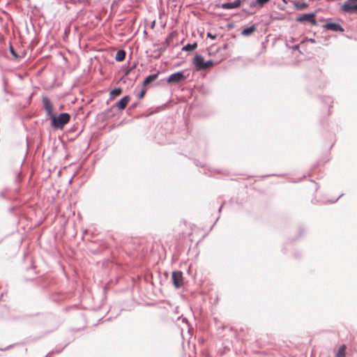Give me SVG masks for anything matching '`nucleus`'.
I'll return each mask as SVG.
<instances>
[{"mask_svg":"<svg viewBox=\"0 0 357 357\" xmlns=\"http://www.w3.org/2000/svg\"><path fill=\"white\" fill-rule=\"evenodd\" d=\"M70 116L68 113H61L58 116H52L51 119V126L54 128L62 129L66 123L69 122Z\"/></svg>","mask_w":357,"mask_h":357,"instance_id":"nucleus-1","label":"nucleus"},{"mask_svg":"<svg viewBox=\"0 0 357 357\" xmlns=\"http://www.w3.org/2000/svg\"><path fill=\"white\" fill-rule=\"evenodd\" d=\"M193 64L197 70L209 68L213 66L212 61H204L201 55H196L193 59Z\"/></svg>","mask_w":357,"mask_h":357,"instance_id":"nucleus-2","label":"nucleus"},{"mask_svg":"<svg viewBox=\"0 0 357 357\" xmlns=\"http://www.w3.org/2000/svg\"><path fill=\"white\" fill-rule=\"evenodd\" d=\"M354 2V1H350V0H348L341 6V10L348 13H357V4Z\"/></svg>","mask_w":357,"mask_h":357,"instance_id":"nucleus-3","label":"nucleus"},{"mask_svg":"<svg viewBox=\"0 0 357 357\" xmlns=\"http://www.w3.org/2000/svg\"><path fill=\"white\" fill-rule=\"evenodd\" d=\"M186 77L183 72H177L169 75L167 79L168 83H177L185 79Z\"/></svg>","mask_w":357,"mask_h":357,"instance_id":"nucleus-4","label":"nucleus"},{"mask_svg":"<svg viewBox=\"0 0 357 357\" xmlns=\"http://www.w3.org/2000/svg\"><path fill=\"white\" fill-rule=\"evenodd\" d=\"M172 282L175 287L179 288L183 285V278L181 271L172 273Z\"/></svg>","mask_w":357,"mask_h":357,"instance_id":"nucleus-5","label":"nucleus"},{"mask_svg":"<svg viewBox=\"0 0 357 357\" xmlns=\"http://www.w3.org/2000/svg\"><path fill=\"white\" fill-rule=\"evenodd\" d=\"M43 103L47 114L50 117V119H52V116H54L53 113V105L52 104L50 99L47 97L43 98Z\"/></svg>","mask_w":357,"mask_h":357,"instance_id":"nucleus-6","label":"nucleus"},{"mask_svg":"<svg viewBox=\"0 0 357 357\" xmlns=\"http://www.w3.org/2000/svg\"><path fill=\"white\" fill-rule=\"evenodd\" d=\"M296 20L300 22H309L312 24H316V20L314 18V13H306V14L302 15L299 16Z\"/></svg>","mask_w":357,"mask_h":357,"instance_id":"nucleus-7","label":"nucleus"},{"mask_svg":"<svg viewBox=\"0 0 357 357\" xmlns=\"http://www.w3.org/2000/svg\"><path fill=\"white\" fill-rule=\"evenodd\" d=\"M241 5V0H236L234 2H227L224 3L221 5V8L223 9H234L239 8Z\"/></svg>","mask_w":357,"mask_h":357,"instance_id":"nucleus-8","label":"nucleus"},{"mask_svg":"<svg viewBox=\"0 0 357 357\" xmlns=\"http://www.w3.org/2000/svg\"><path fill=\"white\" fill-rule=\"evenodd\" d=\"M325 27L327 29L332 30L334 31H342L343 29L341 25L337 23H327L325 24Z\"/></svg>","mask_w":357,"mask_h":357,"instance_id":"nucleus-9","label":"nucleus"},{"mask_svg":"<svg viewBox=\"0 0 357 357\" xmlns=\"http://www.w3.org/2000/svg\"><path fill=\"white\" fill-rule=\"evenodd\" d=\"M130 100L129 96H125L122 98L117 103L116 106L120 109H123L127 106L128 102Z\"/></svg>","mask_w":357,"mask_h":357,"instance_id":"nucleus-10","label":"nucleus"},{"mask_svg":"<svg viewBox=\"0 0 357 357\" xmlns=\"http://www.w3.org/2000/svg\"><path fill=\"white\" fill-rule=\"evenodd\" d=\"M257 29L256 25H252L250 27L244 29L241 31V34L244 36H248L252 34Z\"/></svg>","mask_w":357,"mask_h":357,"instance_id":"nucleus-11","label":"nucleus"},{"mask_svg":"<svg viewBox=\"0 0 357 357\" xmlns=\"http://www.w3.org/2000/svg\"><path fill=\"white\" fill-rule=\"evenodd\" d=\"M346 350H347V346L345 344L341 345L335 354V357H345L346 356Z\"/></svg>","mask_w":357,"mask_h":357,"instance_id":"nucleus-12","label":"nucleus"},{"mask_svg":"<svg viewBox=\"0 0 357 357\" xmlns=\"http://www.w3.org/2000/svg\"><path fill=\"white\" fill-rule=\"evenodd\" d=\"M157 77H158V74L150 75L145 78L143 84L144 85H147V84H150L151 82L155 81L157 79Z\"/></svg>","mask_w":357,"mask_h":357,"instance_id":"nucleus-13","label":"nucleus"},{"mask_svg":"<svg viewBox=\"0 0 357 357\" xmlns=\"http://www.w3.org/2000/svg\"><path fill=\"white\" fill-rule=\"evenodd\" d=\"M126 57V52L124 50H119L116 54L115 59L117 61H122Z\"/></svg>","mask_w":357,"mask_h":357,"instance_id":"nucleus-14","label":"nucleus"},{"mask_svg":"<svg viewBox=\"0 0 357 357\" xmlns=\"http://www.w3.org/2000/svg\"><path fill=\"white\" fill-rule=\"evenodd\" d=\"M197 43H194L192 44H188L182 48V50L186 51V52L192 51V50H195L197 48Z\"/></svg>","mask_w":357,"mask_h":357,"instance_id":"nucleus-15","label":"nucleus"},{"mask_svg":"<svg viewBox=\"0 0 357 357\" xmlns=\"http://www.w3.org/2000/svg\"><path fill=\"white\" fill-rule=\"evenodd\" d=\"M270 0H256L255 2H252L250 4L251 7L256 6L257 5L260 7L263 6L265 3H268Z\"/></svg>","mask_w":357,"mask_h":357,"instance_id":"nucleus-16","label":"nucleus"},{"mask_svg":"<svg viewBox=\"0 0 357 357\" xmlns=\"http://www.w3.org/2000/svg\"><path fill=\"white\" fill-rule=\"evenodd\" d=\"M121 93V89H115L111 91L110 95L113 97L119 96Z\"/></svg>","mask_w":357,"mask_h":357,"instance_id":"nucleus-17","label":"nucleus"},{"mask_svg":"<svg viewBox=\"0 0 357 357\" xmlns=\"http://www.w3.org/2000/svg\"><path fill=\"white\" fill-rule=\"evenodd\" d=\"M207 37L211 38V39H215L216 38V35H213L211 33H207Z\"/></svg>","mask_w":357,"mask_h":357,"instance_id":"nucleus-18","label":"nucleus"},{"mask_svg":"<svg viewBox=\"0 0 357 357\" xmlns=\"http://www.w3.org/2000/svg\"><path fill=\"white\" fill-rule=\"evenodd\" d=\"M144 94H145V91H144V90H142V91H141V93L139 94V98H142L144 97Z\"/></svg>","mask_w":357,"mask_h":357,"instance_id":"nucleus-19","label":"nucleus"},{"mask_svg":"<svg viewBox=\"0 0 357 357\" xmlns=\"http://www.w3.org/2000/svg\"><path fill=\"white\" fill-rule=\"evenodd\" d=\"M10 53L15 56V57H17V54L16 53L14 52L13 49L12 47H10Z\"/></svg>","mask_w":357,"mask_h":357,"instance_id":"nucleus-20","label":"nucleus"},{"mask_svg":"<svg viewBox=\"0 0 357 357\" xmlns=\"http://www.w3.org/2000/svg\"><path fill=\"white\" fill-rule=\"evenodd\" d=\"M350 1H356L357 2V0H350Z\"/></svg>","mask_w":357,"mask_h":357,"instance_id":"nucleus-21","label":"nucleus"},{"mask_svg":"<svg viewBox=\"0 0 357 357\" xmlns=\"http://www.w3.org/2000/svg\"><path fill=\"white\" fill-rule=\"evenodd\" d=\"M282 1H283V2H284V3H287L286 0H282Z\"/></svg>","mask_w":357,"mask_h":357,"instance_id":"nucleus-22","label":"nucleus"}]
</instances>
